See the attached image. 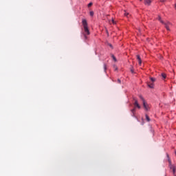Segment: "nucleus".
<instances>
[{"instance_id": "obj_13", "label": "nucleus", "mask_w": 176, "mask_h": 176, "mask_svg": "<svg viewBox=\"0 0 176 176\" xmlns=\"http://www.w3.org/2000/svg\"><path fill=\"white\" fill-rule=\"evenodd\" d=\"M111 57H112L113 60L115 62L117 61L116 57H115V56L112 55Z\"/></svg>"}, {"instance_id": "obj_16", "label": "nucleus", "mask_w": 176, "mask_h": 176, "mask_svg": "<svg viewBox=\"0 0 176 176\" xmlns=\"http://www.w3.org/2000/svg\"><path fill=\"white\" fill-rule=\"evenodd\" d=\"M90 16H94V12L91 11L90 12Z\"/></svg>"}, {"instance_id": "obj_3", "label": "nucleus", "mask_w": 176, "mask_h": 176, "mask_svg": "<svg viewBox=\"0 0 176 176\" xmlns=\"http://www.w3.org/2000/svg\"><path fill=\"white\" fill-rule=\"evenodd\" d=\"M168 162H169V167L170 170H173V175H175V172H176V166H174L171 164V160L168 159Z\"/></svg>"}, {"instance_id": "obj_8", "label": "nucleus", "mask_w": 176, "mask_h": 176, "mask_svg": "<svg viewBox=\"0 0 176 176\" xmlns=\"http://www.w3.org/2000/svg\"><path fill=\"white\" fill-rule=\"evenodd\" d=\"M148 87H150V89H153V87H154L153 82H148Z\"/></svg>"}, {"instance_id": "obj_4", "label": "nucleus", "mask_w": 176, "mask_h": 176, "mask_svg": "<svg viewBox=\"0 0 176 176\" xmlns=\"http://www.w3.org/2000/svg\"><path fill=\"white\" fill-rule=\"evenodd\" d=\"M143 106L146 111H149L151 107H149V105L148 104H146V102L145 101H144Z\"/></svg>"}, {"instance_id": "obj_14", "label": "nucleus", "mask_w": 176, "mask_h": 176, "mask_svg": "<svg viewBox=\"0 0 176 176\" xmlns=\"http://www.w3.org/2000/svg\"><path fill=\"white\" fill-rule=\"evenodd\" d=\"M129 14H129V12H125V13H124V16H125L126 17H129Z\"/></svg>"}, {"instance_id": "obj_9", "label": "nucleus", "mask_w": 176, "mask_h": 176, "mask_svg": "<svg viewBox=\"0 0 176 176\" xmlns=\"http://www.w3.org/2000/svg\"><path fill=\"white\" fill-rule=\"evenodd\" d=\"M150 80H151V83H153L156 80V79L155 78H153V77H151Z\"/></svg>"}, {"instance_id": "obj_20", "label": "nucleus", "mask_w": 176, "mask_h": 176, "mask_svg": "<svg viewBox=\"0 0 176 176\" xmlns=\"http://www.w3.org/2000/svg\"><path fill=\"white\" fill-rule=\"evenodd\" d=\"M131 72L132 74H134V69H133V67L131 69Z\"/></svg>"}, {"instance_id": "obj_23", "label": "nucleus", "mask_w": 176, "mask_h": 176, "mask_svg": "<svg viewBox=\"0 0 176 176\" xmlns=\"http://www.w3.org/2000/svg\"><path fill=\"white\" fill-rule=\"evenodd\" d=\"M112 23H113V24H116V23L115 22V21L113 19H112Z\"/></svg>"}, {"instance_id": "obj_19", "label": "nucleus", "mask_w": 176, "mask_h": 176, "mask_svg": "<svg viewBox=\"0 0 176 176\" xmlns=\"http://www.w3.org/2000/svg\"><path fill=\"white\" fill-rule=\"evenodd\" d=\"M104 71H107V65L104 64Z\"/></svg>"}, {"instance_id": "obj_10", "label": "nucleus", "mask_w": 176, "mask_h": 176, "mask_svg": "<svg viewBox=\"0 0 176 176\" xmlns=\"http://www.w3.org/2000/svg\"><path fill=\"white\" fill-rule=\"evenodd\" d=\"M146 120L148 121V122H151V118H149V116L146 114Z\"/></svg>"}, {"instance_id": "obj_22", "label": "nucleus", "mask_w": 176, "mask_h": 176, "mask_svg": "<svg viewBox=\"0 0 176 176\" xmlns=\"http://www.w3.org/2000/svg\"><path fill=\"white\" fill-rule=\"evenodd\" d=\"M114 68H115V71H118V67H116V65H114Z\"/></svg>"}, {"instance_id": "obj_17", "label": "nucleus", "mask_w": 176, "mask_h": 176, "mask_svg": "<svg viewBox=\"0 0 176 176\" xmlns=\"http://www.w3.org/2000/svg\"><path fill=\"white\" fill-rule=\"evenodd\" d=\"M140 98L142 100V101H143V103H144V101H145V100L144 99V98L142 96H140Z\"/></svg>"}, {"instance_id": "obj_21", "label": "nucleus", "mask_w": 176, "mask_h": 176, "mask_svg": "<svg viewBox=\"0 0 176 176\" xmlns=\"http://www.w3.org/2000/svg\"><path fill=\"white\" fill-rule=\"evenodd\" d=\"M117 82L118 83H122V81L120 80V79H118Z\"/></svg>"}, {"instance_id": "obj_7", "label": "nucleus", "mask_w": 176, "mask_h": 176, "mask_svg": "<svg viewBox=\"0 0 176 176\" xmlns=\"http://www.w3.org/2000/svg\"><path fill=\"white\" fill-rule=\"evenodd\" d=\"M151 0H144V4L147 5L148 6H149V5H151Z\"/></svg>"}, {"instance_id": "obj_25", "label": "nucleus", "mask_w": 176, "mask_h": 176, "mask_svg": "<svg viewBox=\"0 0 176 176\" xmlns=\"http://www.w3.org/2000/svg\"><path fill=\"white\" fill-rule=\"evenodd\" d=\"M167 157H168V154H167Z\"/></svg>"}, {"instance_id": "obj_5", "label": "nucleus", "mask_w": 176, "mask_h": 176, "mask_svg": "<svg viewBox=\"0 0 176 176\" xmlns=\"http://www.w3.org/2000/svg\"><path fill=\"white\" fill-rule=\"evenodd\" d=\"M135 102H134V105L135 107H137V108H138V109H141V106H140V104H138V100H137V99L134 98L133 99Z\"/></svg>"}, {"instance_id": "obj_11", "label": "nucleus", "mask_w": 176, "mask_h": 176, "mask_svg": "<svg viewBox=\"0 0 176 176\" xmlns=\"http://www.w3.org/2000/svg\"><path fill=\"white\" fill-rule=\"evenodd\" d=\"M166 76H167L166 75V74H164V73L162 74V77L163 78V79H166Z\"/></svg>"}, {"instance_id": "obj_27", "label": "nucleus", "mask_w": 176, "mask_h": 176, "mask_svg": "<svg viewBox=\"0 0 176 176\" xmlns=\"http://www.w3.org/2000/svg\"><path fill=\"white\" fill-rule=\"evenodd\" d=\"M140 1H142V0H140Z\"/></svg>"}, {"instance_id": "obj_15", "label": "nucleus", "mask_w": 176, "mask_h": 176, "mask_svg": "<svg viewBox=\"0 0 176 176\" xmlns=\"http://www.w3.org/2000/svg\"><path fill=\"white\" fill-rule=\"evenodd\" d=\"M108 46H109V47H111V49H113V46H112V44L109 43Z\"/></svg>"}, {"instance_id": "obj_24", "label": "nucleus", "mask_w": 176, "mask_h": 176, "mask_svg": "<svg viewBox=\"0 0 176 176\" xmlns=\"http://www.w3.org/2000/svg\"><path fill=\"white\" fill-rule=\"evenodd\" d=\"M160 2H166V0H160Z\"/></svg>"}, {"instance_id": "obj_1", "label": "nucleus", "mask_w": 176, "mask_h": 176, "mask_svg": "<svg viewBox=\"0 0 176 176\" xmlns=\"http://www.w3.org/2000/svg\"><path fill=\"white\" fill-rule=\"evenodd\" d=\"M82 25L84 28V37L85 39H87V36L90 34V31L89 30V26L87 25V21L86 19H82Z\"/></svg>"}, {"instance_id": "obj_12", "label": "nucleus", "mask_w": 176, "mask_h": 176, "mask_svg": "<svg viewBox=\"0 0 176 176\" xmlns=\"http://www.w3.org/2000/svg\"><path fill=\"white\" fill-rule=\"evenodd\" d=\"M131 112H132L133 116H134V113H135V109H132Z\"/></svg>"}, {"instance_id": "obj_26", "label": "nucleus", "mask_w": 176, "mask_h": 176, "mask_svg": "<svg viewBox=\"0 0 176 176\" xmlns=\"http://www.w3.org/2000/svg\"><path fill=\"white\" fill-rule=\"evenodd\" d=\"M174 176H176L175 175H174Z\"/></svg>"}, {"instance_id": "obj_18", "label": "nucleus", "mask_w": 176, "mask_h": 176, "mask_svg": "<svg viewBox=\"0 0 176 176\" xmlns=\"http://www.w3.org/2000/svg\"><path fill=\"white\" fill-rule=\"evenodd\" d=\"M93 6V3H89V4H88V8H90L91 6Z\"/></svg>"}, {"instance_id": "obj_6", "label": "nucleus", "mask_w": 176, "mask_h": 176, "mask_svg": "<svg viewBox=\"0 0 176 176\" xmlns=\"http://www.w3.org/2000/svg\"><path fill=\"white\" fill-rule=\"evenodd\" d=\"M137 60H138L139 64L141 65L142 60H141V57L140 56V55H137Z\"/></svg>"}, {"instance_id": "obj_2", "label": "nucleus", "mask_w": 176, "mask_h": 176, "mask_svg": "<svg viewBox=\"0 0 176 176\" xmlns=\"http://www.w3.org/2000/svg\"><path fill=\"white\" fill-rule=\"evenodd\" d=\"M158 20L159 21H160V23H162V24H164V25H165V28L167 30V31H170V27L173 25L171 23H170L169 21H163V20H162V17L160 16H158Z\"/></svg>"}]
</instances>
